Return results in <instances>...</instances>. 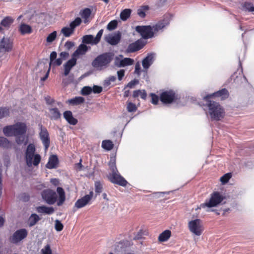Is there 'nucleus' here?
Masks as SVG:
<instances>
[{"instance_id": "obj_1", "label": "nucleus", "mask_w": 254, "mask_h": 254, "mask_svg": "<svg viewBox=\"0 0 254 254\" xmlns=\"http://www.w3.org/2000/svg\"><path fill=\"white\" fill-rule=\"evenodd\" d=\"M27 129V127L25 123L18 122L14 125L4 127L2 131L6 136H15L16 143L21 144L25 140Z\"/></svg>"}, {"instance_id": "obj_2", "label": "nucleus", "mask_w": 254, "mask_h": 254, "mask_svg": "<svg viewBox=\"0 0 254 254\" xmlns=\"http://www.w3.org/2000/svg\"><path fill=\"white\" fill-rule=\"evenodd\" d=\"M169 24V19L168 17H165L163 19L159 21L157 24L151 27L148 26H137L135 27V30L139 33L143 38L147 39L152 38L154 36V31H158L162 30Z\"/></svg>"}, {"instance_id": "obj_3", "label": "nucleus", "mask_w": 254, "mask_h": 254, "mask_svg": "<svg viewBox=\"0 0 254 254\" xmlns=\"http://www.w3.org/2000/svg\"><path fill=\"white\" fill-rule=\"evenodd\" d=\"M206 101V106L208 108V114L212 121H219L225 116V112L224 108L219 103L210 100H204Z\"/></svg>"}, {"instance_id": "obj_4", "label": "nucleus", "mask_w": 254, "mask_h": 254, "mask_svg": "<svg viewBox=\"0 0 254 254\" xmlns=\"http://www.w3.org/2000/svg\"><path fill=\"white\" fill-rule=\"evenodd\" d=\"M114 54L105 52L97 56L92 62V66L97 70L102 71L108 68L114 59Z\"/></svg>"}, {"instance_id": "obj_5", "label": "nucleus", "mask_w": 254, "mask_h": 254, "mask_svg": "<svg viewBox=\"0 0 254 254\" xmlns=\"http://www.w3.org/2000/svg\"><path fill=\"white\" fill-rule=\"evenodd\" d=\"M36 151L34 144H29L26 148L25 153V160L28 167H31L32 165L37 166L41 159V156L38 154H35Z\"/></svg>"}, {"instance_id": "obj_6", "label": "nucleus", "mask_w": 254, "mask_h": 254, "mask_svg": "<svg viewBox=\"0 0 254 254\" xmlns=\"http://www.w3.org/2000/svg\"><path fill=\"white\" fill-rule=\"evenodd\" d=\"M188 228L191 233L197 236H200L204 231L202 221L199 219L190 221L188 223Z\"/></svg>"}, {"instance_id": "obj_7", "label": "nucleus", "mask_w": 254, "mask_h": 254, "mask_svg": "<svg viewBox=\"0 0 254 254\" xmlns=\"http://www.w3.org/2000/svg\"><path fill=\"white\" fill-rule=\"evenodd\" d=\"M223 196L218 192H214L211 194L209 200L205 203H201L200 205V208L207 207L211 208L216 206L220 204L223 200Z\"/></svg>"}, {"instance_id": "obj_8", "label": "nucleus", "mask_w": 254, "mask_h": 254, "mask_svg": "<svg viewBox=\"0 0 254 254\" xmlns=\"http://www.w3.org/2000/svg\"><path fill=\"white\" fill-rule=\"evenodd\" d=\"M133 63V59L129 58H124L122 55H120L115 58L114 64L116 67L120 68L131 65Z\"/></svg>"}, {"instance_id": "obj_9", "label": "nucleus", "mask_w": 254, "mask_h": 254, "mask_svg": "<svg viewBox=\"0 0 254 254\" xmlns=\"http://www.w3.org/2000/svg\"><path fill=\"white\" fill-rule=\"evenodd\" d=\"M42 198L48 204H54L57 200L56 192L50 189L44 190L42 192Z\"/></svg>"}, {"instance_id": "obj_10", "label": "nucleus", "mask_w": 254, "mask_h": 254, "mask_svg": "<svg viewBox=\"0 0 254 254\" xmlns=\"http://www.w3.org/2000/svg\"><path fill=\"white\" fill-rule=\"evenodd\" d=\"M103 32L104 30L103 29L100 30L95 37H94L92 35H85L82 37V42L92 45H97L100 42Z\"/></svg>"}, {"instance_id": "obj_11", "label": "nucleus", "mask_w": 254, "mask_h": 254, "mask_svg": "<svg viewBox=\"0 0 254 254\" xmlns=\"http://www.w3.org/2000/svg\"><path fill=\"white\" fill-rule=\"evenodd\" d=\"M28 235V232L24 228L16 230L9 238L10 241L13 244H17L25 239Z\"/></svg>"}, {"instance_id": "obj_12", "label": "nucleus", "mask_w": 254, "mask_h": 254, "mask_svg": "<svg viewBox=\"0 0 254 254\" xmlns=\"http://www.w3.org/2000/svg\"><path fill=\"white\" fill-rule=\"evenodd\" d=\"M40 132L39 137L45 147V150H47L50 146V140L49 134L47 128L42 125H39Z\"/></svg>"}, {"instance_id": "obj_13", "label": "nucleus", "mask_w": 254, "mask_h": 254, "mask_svg": "<svg viewBox=\"0 0 254 254\" xmlns=\"http://www.w3.org/2000/svg\"><path fill=\"white\" fill-rule=\"evenodd\" d=\"M109 179L112 183L124 187L127 183V181L118 173V171L112 172V174H110Z\"/></svg>"}, {"instance_id": "obj_14", "label": "nucleus", "mask_w": 254, "mask_h": 254, "mask_svg": "<svg viewBox=\"0 0 254 254\" xmlns=\"http://www.w3.org/2000/svg\"><path fill=\"white\" fill-rule=\"evenodd\" d=\"M175 98V93L171 90L162 92L160 96V101L165 104L172 103Z\"/></svg>"}, {"instance_id": "obj_15", "label": "nucleus", "mask_w": 254, "mask_h": 254, "mask_svg": "<svg viewBox=\"0 0 254 254\" xmlns=\"http://www.w3.org/2000/svg\"><path fill=\"white\" fill-rule=\"evenodd\" d=\"M13 47L12 41L8 38H0V51L8 52L12 50Z\"/></svg>"}, {"instance_id": "obj_16", "label": "nucleus", "mask_w": 254, "mask_h": 254, "mask_svg": "<svg viewBox=\"0 0 254 254\" xmlns=\"http://www.w3.org/2000/svg\"><path fill=\"white\" fill-rule=\"evenodd\" d=\"M121 37V33L120 31H118L114 34L107 35L105 37V40L111 45L115 46L120 42Z\"/></svg>"}, {"instance_id": "obj_17", "label": "nucleus", "mask_w": 254, "mask_h": 254, "mask_svg": "<svg viewBox=\"0 0 254 254\" xmlns=\"http://www.w3.org/2000/svg\"><path fill=\"white\" fill-rule=\"evenodd\" d=\"M145 45V43L141 39L138 40L128 46L126 52L128 53H133L141 49Z\"/></svg>"}, {"instance_id": "obj_18", "label": "nucleus", "mask_w": 254, "mask_h": 254, "mask_svg": "<svg viewBox=\"0 0 254 254\" xmlns=\"http://www.w3.org/2000/svg\"><path fill=\"white\" fill-rule=\"evenodd\" d=\"M93 195V191H90L88 194H86L80 199H78L75 203V206L77 208L83 207L91 200Z\"/></svg>"}, {"instance_id": "obj_19", "label": "nucleus", "mask_w": 254, "mask_h": 254, "mask_svg": "<svg viewBox=\"0 0 254 254\" xmlns=\"http://www.w3.org/2000/svg\"><path fill=\"white\" fill-rule=\"evenodd\" d=\"M229 96L228 90L225 89H222L217 92H216L212 94L208 95L203 97V100L210 99L213 97H221V99H225L227 98Z\"/></svg>"}, {"instance_id": "obj_20", "label": "nucleus", "mask_w": 254, "mask_h": 254, "mask_svg": "<svg viewBox=\"0 0 254 254\" xmlns=\"http://www.w3.org/2000/svg\"><path fill=\"white\" fill-rule=\"evenodd\" d=\"M76 58L72 56V58L64 64V76L68 75L71 69L76 64Z\"/></svg>"}, {"instance_id": "obj_21", "label": "nucleus", "mask_w": 254, "mask_h": 254, "mask_svg": "<svg viewBox=\"0 0 254 254\" xmlns=\"http://www.w3.org/2000/svg\"><path fill=\"white\" fill-rule=\"evenodd\" d=\"M155 54L150 53L142 60V64L143 67L147 69L154 62Z\"/></svg>"}, {"instance_id": "obj_22", "label": "nucleus", "mask_w": 254, "mask_h": 254, "mask_svg": "<svg viewBox=\"0 0 254 254\" xmlns=\"http://www.w3.org/2000/svg\"><path fill=\"white\" fill-rule=\"evenodd\" d=\"M64 118L67 123L71 125H75L77 123V120L73 117L70 111H66L63 114Z\"/></svg>"}, {"instance_id": "obj_23", "label": "nucleus", "mask_w": 254, "mask_h": 254, "mask_svg": "<svg viewBox=\"0 0 254 254\" xmlns=\"http://www.w3.org/2000/svg\"><path fill=\"white\" fill-rule=\"evenodd\" d=\"M59 162L57 155H53L49 157L48 163L46 165V168L52 169L57 168Z\"/></svg>"}, {"instance_id": "obj_24", "label": "nucleus", "mask_w": 254, "mask_h": 254, "mask_svg": "<svg viewBox=\"0 0 254 254\" xmlns=\"http://www.w3.org/2000/svg\"><path fill=\"white\" fill-rule=\"evenodd\" d=\"M89 49H90V47H88L84 44H80L76 50L72 54V57H76L79 55H83L85 54Z\"/></svg>"}, {"instance_id": "obj_25", "label": "nucleus", "mask_w": 254, "mask_h": 254, "mask_svg": "<svg viewBox=\"0 0 254 254\" xmlns=\"http://www.w3.org/2000/svg\"><path fill=\"white\" fill-rule=\"evenodd\" d=\"M36 211L39 213H45L48 215L53 214L55 210L53 207L40 206L36 207Z\"/></svg>"}, {"instance_id": "obj_26", "label": "nucleus", "mask_w": 254, "mask_h": 254, "mask_svg": "<svg viewBox=\"0 0 254 254\" xmlns=\"http://www.w3.org/2000/svg\"><path fill=\"white\" fill-rule=\"evenodd\" d=\"M41 218L36 213H32L29 216L27 220V224L29 227H31L35 225Z\"/></svg>"}, {"instance_id": "obj_27", "label": "nucleus", "mask_w": 254, "mask_h": 254, "mask_svg": "<svg viewBox=\"0 0 254 254\" xmlns=\"http://www.w3.org/2000/svg\"><path fill=\"white\" fill-rule=\"evenodd\" d=\"M50 117L52 120H57L61 118L62 114L57 108H49Z\"/></svg>"}, {"instance_id": "obj_28", "label": "nucleus", "mask_w": 254, "mask_h": 254, "mask_svg": "<svg viewBox=\"0 0 254 254\" xmlns=\"http://www.w3.org/2000/svg\"><path fill=\"white\" fill-rule=\"evenodd\" d=\"M57 191L59 195V198L58 201L57 202V205L58 206H61L64 203V202L65 201V192L64 189L61 187H58L57 189Z\"/></svg>"}, {"instance_id": "obj_29", "label": "nucleus", "mask_w": 254, "mask_h": 254, "mask_svg": "<svg viewBox=\"0 0 254 254\" xmlns=\"http://www.w3.org/2000/svg\"><path fill=\"white\" fill-rule=\"evenodd\" d=\"M14 19L11 16H6L0 22V25L5 29H8L13 23Z\"/></svg>"}, {"instance_id": "obj_30", "label": "nucleus", "mask_w": 254, "mask_h": 254, "mask_svg": "<svg viewBox=\"0 0 254 254\" xmlns=\"http://www.w3.org/2000/svg\"><path fill=\"white\" fill-rule=\"evenodd\" d=\"M19 31L22 35H25L31 33L32 32V28L29 25L22 23L19 26Z\"/></svg>"}, {"instance_id": "obj_31", "label": "nucleus", "mask_w": 254, "mask_h": 254, "mask_svg": "<svg viewBox=\"0 0 254 254\" xmlns=\"http://www.w3.org/2000/svg\"><path fill=\"white\" fill-rule=\"evenodd\" d=\"M171 231L169 230H166L159 235L158 240L161 242L167 241L171 237Z\"/></svg>"}, {"instance_id": "obj_32", "label": "nucleus", "mask_w": 254, "mask_h": 254, "mask_svg": "<svg viewBox=\"0 0 254 254\" xmlns=\"http://www.w3.org/2000/svg\"><path fill=\"white\" fill-rule=\"evenodd\" d=\"M0 146L6 149L10 148L11 143L6 138L0 136Z\"/></svg>"}, {"instance_id": "obj_33", "label": "nucleus", "mask_w": 254, "mask_h": 254, "mask_svg": "<svg viewBox=\"0 0 254 254\" xmlns=\"http://www.w3.org/2000/svg\"><path fill=\"white\" fill-rule=\"evenodd\" d=\"M131 12V10L130 9H125L120 13V18L123 21L127 20L130 17Z\"/></svg>"}, {"instance_id": "obj_34", "label": "nucleus", "mask_w": 254, "mask_h": 254, "mask_svg": "<svg viewBox=\"0 0 254 254\" xmlns=\"http://www.w3.org/2000/svg\"><path fill=\"white\" fill-rule=\"evenodd\" d=\"M64 36L65 37H69L74 32L68 26H65L62 28L61 31Z\"/></svg>"}, {"instance_id": "obj_35", "label": "nucleus", "mask_w": 254, "mask_h": 254, "mask_svg": "<svg viewBox=\"0 0 254 254\" xmlns=\"http://www.w3.org/2000/svg\"><path fill=\"white\" fill-rule=\"evenodd\" d=\"M80 14L82 18L84 19L85 21L90 17L91 14V10L89 8H85L80 11Z\"/></svg>"}, {"instance_id": "obj_36", "label": "nucleus", "mask_w": 254, "mask_h": 254, "mask_svg": "<svg viewBox=\"0 0 254 254\" xmlns=\"http://www.w3.org/2000/svg\"><path fill=\"white\" fill-rule=\"evenodd\" d=\"M113 146L114 144L110 140H105L102 142V147L107 150H111L113 148Z\"/></svg>"}, {"instance_id": "obj_37", "label": "nucleus", "mask_w": 254, "mask_h": 254, "mask_svg": "<svg viewBox=\"0 0 254 254\" xmlns=\"http://www.w3.org/2000/svg\"><path fill=\"white\" fill-rule=\"evenodd\" d=\"M81 19L79 17H77L73 21L70 23L68 27L74 32L75 28L77 26H79L81 24Z\"/></svg>"}, {"instance_id": "obj_38", "label": "nucleus", "mask_w": 254, "mask_h": 254, "mask_svg": "<svg viewBox=\"0 0 254 254\" xmlns=\"http://www.w3.org/2000/svg\"><path fill=\"white\" fill-rule=\"evenodd\" d=\"M69 103L72 105H78L84 102V99L82 97H76L68 101Z\"/></svg>"}, {"instance_id": "obj_39", "label": "nucleus", "mask_w": 254, "mask_h": 254, "mask_svg": "<svg viewBox=\"0 0 254 254\" xmlns=\"http://www.w3.org/2000/svg\"><path fill=\"white\" fill-rule=\"evenodd\" d=\"M148 9V6H143L137 9V14L141 18H144L146 15L145 11L147 10Z\"/></svg>"}, {"instance_id": "obj_40", "label": "nucleus", "mask_w": 254, "mask_h": 254, "mask_svg": "<svg viewBox=\"0 0 254 254\" xmlns=\"http://www.w3.org/2000/svg\"><path fill=\"white\" fill-rule=\"evenodd\" d=\"M9 109L6 107L0 108V119L9 116Z\"/></svg>"}, {"instance_id": "obj_41", "label": "nucleus", "mask_w": 254, "mask_h": 254, "mask_svg": "<svg viewBox=\"0 0 254 254\" xmlns=\"http://www.w3.org/2000/svg\"><path fill=\"white\" fill-rule=\"evenodd\" d=\"M118 25L117 21L116 20L110 21L107 25V28L109 31H112L115 29Z\"/></svg>"}, {"instance_id": "obj_42", "label": "nucleus", "mask_w": 254, "mask_h": 254, "mask_svg": "<svg viewBox=\"0 0 254 254\" xmlns=\"http://www.w3.org/2000/svg\"><path fill=\"white\" fill-rule=\"evenodd\" d=\"M116 80V77L115 76H110L104 80L103 84L105 87H107L111 84L112 82H114Z\"/></svg>"}, {"instance_id": "obj_43", "label": "nucleus", "mask_w": 254, "mask_h": 254, "mask_svg": "<svg viewBox=\"0 0 254 254\" xmlns=\"http://www.w3.org/2000/svg\"><path fill=\"white\" fill-rule=\"evenodd\" d=\"M57 32L56 31L50 33L47 37L46 41L48 43L53 42L57 37Z\"/></svg>"}, {"instance_id": "obj_44", "label": "nucleus", "mask_w": 254, "mask_h": 254, "mask_svg": "<svg viewBox=\"0 0 254 254\" xmlns=\"http://www.w3.org/2000/svg\"><path fill=\"white\" fill-rule=\"evenodd\" d=\"M244 8H245L246 10L252 12L254 13V6L253 4L249 2H246L244 3L243 6Z\"/></svg>"}, {"instance_id": "obj_45", "label": "nucleus", "mask_w": 254, "mask_h": 254, "mask_svg": "<svg viewBox=\"0 0 254 254\" xmlns=\"http://www.w3.org/2000/svg\"><path fill=\"white\" fill-rule=\"evenodd\" d=\"M231 177L230 173H227L220 178V181L222 184L227 183Z\"/></svg>"}, {"instance_id": "obj_46", "label": "nucleus", "mask_w": 254, "mask_h": 254, "mask_svg": "<svg viewBox=\"0 0 254 254\" xmlns=\"http://www.w3.org/2000/svg\"><path fill=\"white\" fill-rule=\"evenodd\" d=\"M92 92V89L90 86H85L81 90L83 95H88Z\"/></svg>"}, {"instance_id": "obj_47", "label": "nucleus", "mask_w": 254, "mask_h": 254, "mask_svg": "<svg viewBox=\"0 0 254 254\" xmlns=\"http://www.w3.org/2000/svg\"><path fill=\"white\" fill-rule=\"evenodd\" d=\"M109 165L112 172L118 171L116 165V161L114 158L111 159Z\"/></svg>"}, {"instance_id": "obj_48", "label": "nucleus", "mask_w": 254, "mask_h": 254, "mask_svg": "<svg viewBox=\"0 0 254 254\" xmlns=\"http://www.w3.org/2000/svg\"><path fill=\"white\" fill-rule=\"evenodd\" d=\"M95 192L96 193H100L102 191L103 186L100 182H96L95 183Z\"/></svg>"}, {"instance_id": "obj_49", "label": "nucleus", "mask_w": 254, "mask_h": 254, "mask_svg": "<svg viewBox=\"0 0 254 254\" xmlns=\"http://www.w3.org/2000/svg\"><path fill=\"white\" fill-rule=\"evenodd\" d=\"M64 228L63 224L59 220L55 221V229L57 231H61Z\"/></svg>"}, {"instance_id": "obj_50", "label": "nucleus", "mask_w": 254, "mask_h": 254, "mask_svg": "<svg viewBox=\"0 0 254 254\" xmlns=\"http://www.w3.org/2000/svg\"><path fill=\"white\" fill-rule=\"evenodd\" d=\"M137 109L135 105L132 103L129 102L127 106V110L128 112H135Z\"/></svg>"}, {"instance_id": "obj_51", "label": "nucleus", "mask_w": 254, "mask_h": 254, "mask_svg": "<svg viewBox=\"0 0 254 254\" xmlns=\"http://www.w3.org/2000/svg\"><path fill=\"white\" fill-rule=\"evenodd\" d=\"M151 103L154 105H157L159 101V97L157 95L154 93H151Z\"/></svg>"}, {"instance_id": "obj_52", "label": "nucleus", "mask_w": 254, "mask_h": 254, "mask_svg": "<svg viewBox=\"0 0 254 254\" xmlns=\"http://www.w3.org/2000/svg\"><path fill=\"white\" fill-rule=\"evenodd\" d=\"M42 254H52V251L49 245H46L41 250Z\"/></svg>"}, {"instance_id": "obj_53", "label": "nucleus", "mask_w": 254, "mask_h": 254, "mask_svg": "<svg viewBox=\"0 0 254 254\" xmlns=\"http://www.w3.org/2000/svg\"><path fill=\"white\" fill-rule=\"evenodd\" d=\"M92 92L94 93H96V94L100 93L103 90L102 87L101 86H98V85H94L93 88H92Z\"/></svg>"}, {"instance_id": "obj_54", "label": "nucleus", "mask_w": 254, "mask_h": 254, "mask_svg": "<svg viewBox=\"0 0 254 254\" xmlns=\"http://www.w3.org/2000/svg\"><path fill=\"white\" fill-rule=\"evenodd\" d=\"M57 56V54L56 52L53 51L51 53L50 57V62L49 63V67H51V66L52 65V63H53V61H54L55 60H56Z\"/></svg>"}, {"instance_id": "obj_55", "label": "nucleus", "mask_w": 254, "mask_h": 254, "mask_svg": "<svg viewBox=\"0 0 254 254\" xmlns=\"http://www.w3.org/2000/svg\"><path fill=\"white\" fill-rule=\"evenodd\" d=\"M138 82L139 81L137 79H134L129 82L127 84V87H129L130 88H132L134 87L135 85L137 84Z\"/></svg>"}, {"instance_id": "obj_56", "label": "nucleus", "mask_w": 254, "mask_h": 254, "mask_svg": "<svg viewBox=\"0 0 254 254\" xmlns=\"http://www.w3.org/2000/svg\"><path fill=\"white\" fill-rule=\"evenodd\" d=\"M125 71L124 69H120L117 71L118 78L119 80H122L123 77L125 76Z\"/></svg>"}, {"instance_id": "obj_57", "label": "nucleus", "mask_w": 254, "mask_h": 254, "mask_svg": "<svg viewBox=\"0 0 254 254\" xmlns=\"http://www.w3.org/2000/svg\"><path fill=\"white\" fill-rule=\"evenodd\" d=\"M74 46V43L69 41L66 42L64 44L65 48L68 50L71 49Z\"/></svg>"}, {"instance_id": "obj_58", "label": "nucleus", "mask_w": 254, "mask_h": 254, "mask_svg": "<svg viewBox=\"0 0 254 254\" xmlns=\"http://www.w3.org/2000/svg\"><path fill=\"white\" fill-rule=\"evenodd\" d=\"M140 64L137 62L135 65L134 73L137 74L138 75L140 74Z\"/></svg>"}, {"instance_id": "obj_59", "label": "nucleus", "mask_w": 254, "mask_h": 254, "mask_svg": "<svg viewBox=\"0 0 254 254\" xmlns=\"http://www.w3.org/2000/svg\"><path fill=\"white\" fill-rule=\"evenodd\" d=\"M62 60L61 58H58L57 60H55L54 61H53V63H52V65H53L54 66H59L62 64Z\"/></svg>"}, {"instance_id": "obj_60", "label": "nucleus", "mask_w": 254, "mask_h": 254, "mask_svg": "<svg viewBox=\"0 0 254 254\" xmlns=\"http://www.w3.org/2000/svg\"><path fill=\"white\" fill-rule=\"evenodd\" d=\"M60 56L62 60V59L65 60L68 58L69 56V54L66 52H62L60 54Z\"/></svg>"}, {"instance_id": "obj_61", "label": "nucleus", "mask_w": 254, "mask_h": 254, "mask_svg": "<svg viewBox=\"0 0 254 254\" xmlns=\"http://www.w3.org/2000/svg\"><path fill=\"white\" fill-rule=\"evenodd\" d=\"M46 103L47 104L51 105L54 102V100L51 98L50 96H47L45 98Z\"/></svg>"}, {"instance_id": "obj_62", "label": "nucleus", "mask_w": 254, "mask_h": 254, "mask_svg": "<svg viewBox=\"0 0 254 254\" xmlns=\"http://www.w3.org/2000/svg\"><path fill=\"white\" fill-rule=\"evenodd\" d=\"M50 68H51V67L49 66L48 68L47 69V71L46 72V73L44 77H43L42 78H41V80L42 81H45V80H46L47 79V78L49 76Z\"/></svg>"}, {"instance_id": "obj_63", "label": "nucleus", "mask_w": 254, "mask_h": 254, "mask_svg": "<svg viewBox=\"0 0 254 254\" xmlns=\"http://www.w3.org/2000/svg\"><path fill=\"white\" fill-rule=\"evenodd\" d=\"M139 96L143 99H145L146 98L147 94L144 90H140Z\"/></svg>"}, {"instance_id": "obj_64", "label": "nucleus", "mask_w": 254, "mask_h": 254, "mask_svg": "<svg viewBox=\"0 0 254 254\" xmlns=\"http://www.w3.org/2000/svg\"><path fill=\"white\" fill-rule=\"evenodd\" d=\"M140 92V90H137L134 91L133 93V97L134 98H136V97H138V96H139Z\"/></svg>"}]
</instances>
